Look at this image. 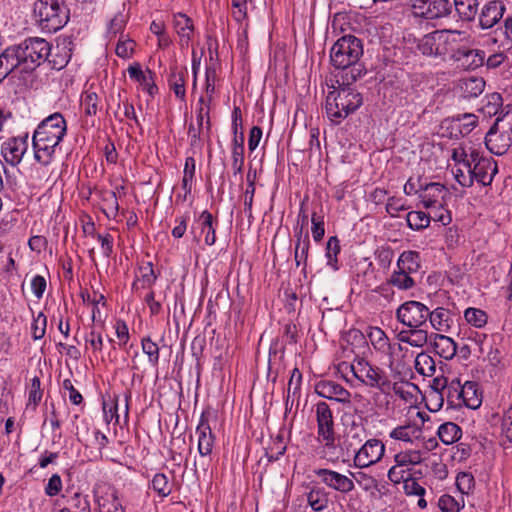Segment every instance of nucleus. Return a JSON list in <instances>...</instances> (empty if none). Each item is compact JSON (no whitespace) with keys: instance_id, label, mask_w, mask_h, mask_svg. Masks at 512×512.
I'll return each instance as SVG.
<instances>
[{"instance_id":"1","label":"nucleus","mask_w":512,"mask_h":512,"mask_svg":"<svg viewBox=\"0 0 512 512\" xmlns=\"http://www.w3.org/2000/svg\"><path fill=\"white\" fill-rule=\"evenodd\" d=\"M363 56V43L358 37L348 34L340 37L330 49L331 65L341 70L346 81H357L366 74L360 59Z\"/></svg>"},{"instance_id":"2","label":"nucleus","mask_w":512,"mask_h":512,"mask_svg":"<svg viewBox=\"0 0 512 512\" xmlns=\"http://www.w3.org/2000/svg\"><path fill=\"white\" fill-rule=\"evenodd\" d=\"M67 132V123L59 112L46 117L36 128L32 137L34 157L46 166L52 161L56 147Z\"/></svg>"},{"instance_id":"3","label":"nucleus","mask_w":512,"mask_h":512,"mask_svg":"<svg viewBox=\"0 0 512 512\" xmlns=\"http://www.w3.org/2000/svg\"><path fill=\"white\" fill-rule=\"evenodd\" d=\"M354 82L346 81L344 76H340V79H337L338 87H333V90L327 94L326 113L328 118L336 124L356 111L363 103L361 93L352 87Z\"/></svg>"},{"instance_id":"4","label":"nucleus","mask_w":512,"mask_h":512,"mask_svg":"<svg viewBox=\"0 0 512 512\" xmlns=\"http://www.w3.org/2000/svg\"><path fill=\"white\" fill-rule=\"evenodd\" d=\"M338 368L339 370L350 369L358 381L371 389L385 393L391 388L389 375L382 368L372 365L364 358L357 357L352 363L342 362Z\"/></svg>"},{"instance_id":"5","label":"nucleus","mask_w":512,"mask_h":512,"mask_svg":"<svg viewBox=\"0 0 512 512\" xmlns=\"http://www.w3.org/2000/svg\"><path fill=\"white\" fill-rule=\"evenodd\" d=\"M34 14L41 29L48 33L57 32L69 20V10L61 7L58 0H37Z\"/></svg>"},{"instance_id":"6","label":"nucleus","mask_w":512,"mask_h":512,"mask_svg":"<svg viewBox=\"0 0 512 512\" xmlns=\"http://www.w3.org/2000/svg\"><path fill=\"white\" fill-rule=\"evenodd\" d=\"M15 46L20 55V60L31 70L48 60L51 53L50 43L38 37L28 38L21 44Z\"/></svg>"},{"instance_id":"7","label":"nucleus","mask_w":512,"mask_h":512,"mask_svg":"<svg viewBox=\"0 0 512 512\" xmlns=\"http://www.w3.org/2000/svg\"><path fill=\"white\" fill-rule=\"evenodd\" d=\"M429 308L415 300L402 303L396 310V319L407 328L426 327Z\"/></svg>"},{"instance_id":"8","label":"nucleus","mask_w":512,"mask_h":512,"mask_svg":"<svg viewBox=\"0 0 512 512\" xmlns=\"http://www.w3.org/2000/svg\"><path fill=\"white\" fill-rule=\"evenodd\" d=\"M415 17L425 20H437L449 17L452 13L450 0H410Z\"/></svg>"},{"instance_id":"9","label":"nucleus","mask_w":512,"mask_h":512,"mask_svg":"<svg viewBox=\"0 0 512 512\" xmlns=\"http://www.w3.org/2000/svg\"><path fill=\"white\" fill-rule=\"evenodd\" d=\"M505 0H488L479 7L477 27L481 30H491L497 26L506 13Z\"/></svg>"},{"instance_id":"10","label":"nucleus","mask_w":512,"mask_h":512,"mask_svg":"<svg viewBox=\"0 0 512 512\" xmlns=\"http://www.w3.org/2000/svg\"><path fill=\"white\" fill-rule=\"evenodd\" d=\"M385 454V445L379 439H369L354 455V466L367 468L378 463Z\"/></svg>"},{"instance_id":"11","label":"nucleus","mask_w":512,"mask_h":512,"mask_svg":"<svg viewBox=\"0 0 512 512\" xmlns=\"http://www.w3.org/2000/svg\"><path fill=\"white\" fill-rule=\"evenodd\" d=\"M315 407L318 436L325 442L326 447H334L335 433L332 411L324 401L318 402Z\"/></svg>"},{"instance_id":"12","label":"nucleus","mask_w":512,"mask_h":512,"mask_svg":"<svg viewBox=\"0 0 512 512\" xmlns=\"http://www.w3.org/2000/svg\"><path fill=\"white\" fill-rule=\"evenodd\" d=\"M314 474L321 483L337 492L347 494L355 488V484L351 478L337 471L319 468L314 470Z\"/></svg>"},{"instance_id":"13","label":"nucleus","mask_w":512,"mask_h":512,"mask_svg":"<svg viewBox=\"0 0 512 512\" xmlns=\"http://www.w3.org/2000/svg\"><path fill=\"white\" fill-rule=\"evenodd\" d=\"M315 392L323 398L333 400L342 404L351 402V393L339 383L323 379L315 384Z\"/></svg>"},{"instance_id":"14","label":"nucleus","mask_w":512,"mask_h":512,"mask_svg":"<svg viewBox=\"0 0 512 512\" xmlns=\"http://www.w3.org/2000/svg\"><path fill=\"white\" fill-rule=\"evenodd\" d=\"M28 135L13 137L3 143L1 152L7 163L12 166L18 165L28 149Z\"/></svg>"},{"instance_id":"15","label":"nucleus","mask_w":512,"mask_h":512,"mask_svg":"<svg viewBox=\"0 0 512 512\" xmlns=\"http://www.w3.org/2000/svg\"><path fill=\"white\" fill-rule=\"evenodd\" d=\"M448 191L443 184L431 182L425 184L423 191L419 194L421 203L425 208H435L446 204Z\"/></svg>"},{"instance_id":"16","label":"nucleus","mask_w":512,"mask_h":512,"mask_svg":"<svg viewBox=\"0 0 512 512\" xmlns=\"http://www.w3.org/2000/svg\"><path fill=\"white\" fill-rule=\"evenodd\" d=\"M452 57L463 69L475 70L484 64L485 52L480 49L459 48Z\"/></svg>"},{"instance_id":"17","label":"nucleus","mask_w":512,"mask_h":512,"mask_svg":"<svg viewBox=\"0 0 512 512\" xmlns=\"http://www.w3.org/2000/svg\"><path fill=\"white\" fill-rule=\"evenodd\" d=\"M468 169L469 173H472L473 180H476L483 186L490 185L498 172L497 163L492 157L475 163L473 167H469Z\"/></svg>"},{"instance_id":"18","label":"nucleus","mask_w":512,"mask_h":512,"mask_svg":"<svg viewBox=\"0 0 512 512\" xmlns=\"http://www.w3.org/2000/svg\"><path fill=\"white\" fill-rule=\"evenodd\" d=\"M209 412H203L200 422L196 428L198 436V451L201 456H207L212 452L214 446V436L208 421Z\"/></svg>"},{"instance_id":"19","label":"nucleus","mask_w":512,"mask_h":512,"mask_svg":"<svg viewBox=\"0 0 512 512\" xmlns=\"http://www.w3.org/2000/svg\"><path fill=\"white\" fill-rule=\"evenodd\" d=\"M485 145L491 153L503 155L512 145V134L501 133L491 127L486 133Z\"/></svg>"},{"instance_id":"20","label":"nucleus","mask_w":512,"mask_h":512,"mask_svg":"<svg viewBox=\"0 0 512 512\" xmlns=\"http://www.w3.org/2000/svg\"><path fill=\"white\" fill-rule=\"evenodd\" d=\"M430 345L433 351L445 360H451L457 352V345L454 340L443 333L431 334Z\"/></svg>"},{"instance_id":"21","label":"nucleus","mask_w":512,"mask_h":512,"mask_svg":"<svg viewBox=\"0 0 512 512\" xmlns=\"http://www.w3.org/2000/svg\"><path fill=\"white\" fill-rule=\"evenodd\" d=\"M21 64L23 62L20 60L16 46L6 48L0 54V84Z\"/></svg>"},{"instance_id":"22","label":"nucleus","mask_w":512,"mask_h":512,"mask_svg":"<svg viewBox=\"0 0 512 512\" xmlns=\"http://www.w3.org/2000/svg\"><path fill=\"white\" fill-rule=\"evenodd\" d=\"M397 339L401 343H406L416 348H422L428 342L430 343V335L424 327L401 330L397 334Z\"/></svg>"},{"instance_id":"23","label":"nucleus","mask_w":512,"mask_h":512,"mask_svg":"<svg viewBox=\"0 0 512 512\" xmlns=\"http://www.w3.org/2000/svg\"><path fill=\"white\" fill-rule=\"evenodd\" d=\"M218 221L208 211H203L196 220L197 229L200 230V235L204 236V242L208 246H212L216 242V227Z\"/></svg>"},{"instance_id":"24","label":"nucleus","mask_w":512,"mask_h":512,"mask_svg":"<svg viewBox=\"0 0 512 512\" xmlns=\"http://www.w3.org/2000/svg\"><path fill=\"white\" fill-rule=\"evenodd\" d=\"M128 74L130 78L139 82L143 88L149 93V95L154 96L157 93L158 87L154 82V72L147 69L145 72L141 69L139 63H135L128 67Z\"/></svg>"},{"instance_id":"25","label":"nucleus","mask_w":512,"mask_h":512,"mask_svg":"<svg viewBox=\"0 0 512 512\" xmlns=\"http://www.w3.org/2000/svg\"><path fill=\"white\" fill-rule=\"evenodd\" d=\"M464 23H473L478 18L479 0H453L452 7Z\"/></svg>"},{"instance_id":"26","label":"nucleus","mask_w":512,"mask_h":512,"mask_svg":"<svg viewBox=\"0 0 512 512\" xmlns=\"http://www.w3.org/2000/svg\"><path fill=\"white\" fill-rule=\"evenodd\" d=\"M428 321L433 329L439 333H447L452 327V317L450 310L444 307H437L434 310H429Z\"/></svg>"},{"instance_id":"27","label":"nucleus","mask_w":512,"mask_h":512,"mask_svg":"<svg viewBox=\"0 0 512 512\" xmlns=\"http://www.w3.org/2000/svg\"><path fill=\"white\" fill-rule=\"evenodd\" d=\"M462 406L470 409H477L482 402V393L478 389V384L473 381H466L462 385Z\"/></svg>"},{"instance_id":"28","label":"nucleus","mask_w":512,"mask_h":512,"mask_svg":"<svg viewBox=\"0 0 512 512\" xmlns=\"http://www.w3.org/2000/svg\"><path fill=\"white\" fill-rule=\"evenodd\" d=\"M174 27L180 37V45L188 46L194 32L192 20L187 15L178 13L174 16Z\"/></svg>"},{"instance_id":"29","label":"nucleus","mask_w":512,"mask_h":512,"mask_svg":"<svg viewBox=\"0 0 512 512\" xmlns=\"http://www.w3.org/2000/svg\"><path fill=\"white\" fill-rule=\"evenodd\" d=\"M367 337L376 351L385 355L391 353L392 346L390 340L381 328L369 327Z\"/></svg>"},{"instance_id":"30","label":"nucleus","mask_w":512,"mask_h":512,"mask_svg":"<svg viewBox=\"0 0 512 512\" xmlns=\"http://www.w3.org/2000/svg\"><path fill=\"white\" fill-rule=\"evenodd\" d=\"M453 128L458 129L461 136L470 134L479 124L478 116L472 113L457 114L452 117Z\"/></svg>"},{"instance_id":"31","label":"nucleus","mask_w":512,"mask_h":512,"mask_svg":"<svg viewBox=\"0 0 512 512\" xmlns=\"http://www.w3.org/2000/svg\"><path fill=\"white\" fill-rule=\"evenodd\" d=\"M411 275V273H406L404 269L397 268L387 279V284L396 287L399 290H410L416 285V281Z\"/></svg>"},{"instance_id":"32","label":"nucleus","mask_w":512,"mask_h":512,"mask_svg":"<svg viewBox=\"0 0 512 512\" xmlns=\"http://www.w3.org/2000/svg\"><path fill=\"white\" fill-rule=\"evenodd\" d=\"M437 435L443 444L450 445L460 440L462 429L454 422H445L439 426Z\"/></svg>"},{"instance_id":"33","label":"nucleus","mask_w":512,"mask_h":512,"mask_svg":"<svg viewBox=\"0 0 512 512\" xmlns=\"http://www.w3.org/2000/svg\"><path fill=\"white\" fill-rule=\"evenodd\" d=\"M421 430L412 424L402 425L395 427L390 433L389 437L394 440L413 443L414 440L419 439Z\"/></svg>"},{"instance_id":"34","label":"nucleus","mask_w":512,"mask_h":512,"mask_svg":"<svg viewBox=\"0 0 512 512\" xmlns=\"http://www.w3.org/2000/svg\"><path fill=\"white\" fill-rule=\"evenodd\" d=\"M420 267V254L417 251H404L397 260V268L404 269L406 273H417Z\"/></svg>"},{"instance_id":"35","label":"nucleus","mask_w":512,"mask_h":512,"mask_svg":"<svg viewBox=\"0 0 512 512\" xmlns=\"http://www.w3.org/2000/svg\"><path fill=\"white\" fill-rule=\"evenodd\" d=\"M422 461L423 453L417 449L402 450L394 456V462L398 463L399 467H413L422 463Z\"/></svg>"},{"instance_id":"36","label":"nucleus","mask_w":512,"mask_h":512,"mask_svg":"<svg viewBox=\"0 0 512 512\" xmlns=\"http://www.w3.org/2000/svg\"><path fill=\"white\" fill-rule=\"evenodd\" d=\"M211 96H209L208 99H205L204 97H200L199 99V108L197 109V123H198V129L199 133H202L204 129H206L207 132L210 131L211 128V122H210V105H211Z\"/></svg>"},{"instance_id":"37","label":"nucleus","mask_w":512,"mask_h":512,"mask_svg":"<svg viewBox=\"0 0 512 512\" xmlns=\"http://www.w3.org/2000/svg\"><path fill=\"white\" fill-rule=\"evenodd\" d=\"M187 70L178 71L177 68L172 69L171 76L169 79V86L173 90L176 97L180 100H185L186 89H185V75Z\"/></svg>"},{"instance_id":"38","label":"nucleus","mask_w":512,"mask_h":512,"mask_svg":"<svg viewBox=\"0 0 512 512\" xmlns=\"http://www.w3.org/2000/svg\"><path fill=\"white\" fill-rule=\"evenodd\" d=\"M462 384L458 379H453L449 382L445 393L444 398H446L448 407L450 408H458L462 406Z\"/></svg>"},{"instance_id":"39","label":"nucleus","mask_w":512,"mask_h":512,"mask_svg":"<svg viewBox=\"0 0 512 512\" xmlns=\"http://www.w3.org/2000/svg\"><path fill=\"white\" fill-rule=\"evenodd\" d=\"M140 270L142 275L140 279H137L133 282V291L139 290V283H141V288H151L158 278V275L155 273L151 262H148L145 266L141 267Z\"/></svg>"},{"instance_id":"40","label":"nucleus","mask_w":512,"mask_h":512,"mask_svg":"<svg viewBox=\"0 0 512 512\" xmlns=\"http://www.w3.org/2000/svg\"><path fill=\"white\" fill-rule=\"evenodd\" d=\"M406 221L408 227L412 230H423L430 224L429 213H425L424 211H410L406 215Z\"/></svg>"},{"instance_id":"41","label":"nucleus","mask_w":512,"mask_h":512,"mask_svg":"<svg viewBox=\"0 0 512 512\" xmlns=\"http://www.w3.org/2000/svg\"><path fill=\"white\" fill-rule=\"evenodd\" d=\"M97 512H124L121 503L114 493L100 496L96 500Z\"/></svg>"},{"instance_id":"42","label":"nucleus","mask_w":512,"mask_h":512,"mask_svg":"<svg viewBox=\"0 0 512 512\" xmlns=\"http://www.w3.org/2000/svg\"><path fill=\"white\" fill-rule=\"evenodd\" d=\"M415 369L423 376H433L436 371L435 361L430 355L421 352L416 356Z\"/></svg>"},{"instance_id":"43","label":"nucleus","mask_w":512,"mask_h":512,"mask_svg":"<svg viewBox=\"0 0 512 512\" xmlns=\"http://www.w3.org/2000/svg\"><path fill=\"white\" fill-rule=\"evenodd\" d=\"M307 503L315 512L324 510L328 505L326 493L321 488H314L307 494Z\"/></svg>"},{"instance_id":"44","label":"nucleus","mask_w":512,"mask_h":512,"mask_svg":"<svg viewBox=\"0 0 512 512\" xmlns=\"http://www.w3.org/2000/svg\"><path fill=\"white\" fill-rule=\"evenodd\" d=\"M501 445L504 447L512 446V406L509 407L502 416Z\"/></svg>"},{"instance_id":"45","label":"nucleus","mask_w":512,"mask_h":512,"mask_svg":"<svg viewBox=\"0 0 512 512\" xmlns=\"http://www.w3.org/2000/svg\"><path fill=\"white\" fill-rule=\"evenodd\" d=\"M244 134L240 133V143L236 142V145H233L232 148V168L234 174H241L244 166Z\"/></svg>"},{"instance_id":"46","label":"nucleus","mask_w":512,"mask_h":512,"mask_svg":"<svg viewBox=\"0 0 512 512\" xmlns=\"http://www.w3.org/2000/svg\"><path fill=\"white\" fill-rule=\"evenodd\" d=\"M464 318L470 325L482 328L487 324L488 315L482 309L469 307L464 311Z\"/></svg>"},{"instance_id":"47","label":"nucleus","mask_w":512,"mask_h":512,"mask_svg":"<svg viewBox=\"0 0 512 512\" xmlns=\"http://www.w3.org/2000/svg\"><path fill=\"white\" fill-rule=\"evenodd\" d=\"M415 474L416 472H413L412 467H399L398 463H395L388 470V479L395 484H400L405 482Z\"/></svg>"},{"instance_id":"48","label":"nucleus","mask_w":512,"mask_h":512,"mask_svg":"<svg viewBox=\"0 0 512 512\" xmlns=\"http://www.w3.org/2000/svg\"><path fill=\"white\" fill-rule=\"evenodd\" d=\"M492 128L501 133L512 134V106H506V111L498 116Z\"/></svg>"},{"instance_id":"49","label":"nucleus","mask_w":512,"mask_h":512,"mask_svg":"<svg viewBox=\"0 0 512 512\" xmlns=\"http://www.w3.org/2000/svg\"><path fill=\"white\" fill-rule=\"evenodd\" d=\"M99 97L95 92L86 91L82 96L81 105L84 107L85 114L95 116L99 110Z\"/></svg>"},{"instance_id":"50","label":"nucleus","mask_w":512,"mask_h":512,"mask_svg":"<svg viewBox=\"0 0 512 512\" xmlns=\"http://www.w3.org/2000/svg\"><path fill=\"white\" fill-rule=\"evenodd\" d=\"M85 343L86 349L90 348L94 356H97L103 350L104 340L102 334L100 332H97L95 329H92L85 336Z\"/></svg>"},{"instance_id":"51","label":"nucleus","mask_w":512,"mask_h":512,"mask_svg":"<svg viewBox=\"0 0 512 512\" xmlns=\"http://www.w3.org/2000/svg\"><path fill=\"white\" fill-rule=\"evenodd\" d=\"M153 490L161 497H166L171 493V486L168 478L163 473H157L152 479Z\"/></svg>"},{"instance_id":"52","label":"nucleus","mask_w":512,"mask_h":512,"mask_svg":"<svg viewBox=\"0 0 512 512\" xmlns=\"http://www.w3.org/2000/svg\"><path fill=\"white\" fill-rule=\"evenodd\" d=\"M119 102H118V111L115 112L116 117L120 112L123 113L124 117L127 119H131L135 122L136 125H140L139 120L135 114L134 106L127 97H123L121 94H118Z\"/></svg>"},{"instance_id":"53","label":"nucleus","mask_w":512,"mask_h":512,"mask_svg":"<svg viewBox=\"0 0 512 512\" xmlns=\"http://www.w3.org/2000/svg\"><path fill=\"white\" fill-rule=\"evenodd\" d=\"M485 87V81L483 78L471 77L464 81V92L468 97H477L480 95Z\"/></svg>"},{"instance_id":"54","label":"nucleus","mask_w":512,"mask_h":512,"mask_svg":"<svg viewBox=\"0 0 512 512\" xmlns=\"http://www.w3.org/2000/svg\"><path fill=\"white\" fill-rule=\"evenodd\" d=\"M340 252V242L336 236L330 237L327 242L326 256L328 258V265L333 269H337V255Z\"/></svg>"},{"instance_id":"55","label":"nucleus","mask_w":512,"mask_h":512,"mask_svg":"<svg viewBox=\"0 0 512 512\" xmlns=\"http://www.w3.org/2000/svg\"><path fill=\"white\" fill-rule=\"evenodd\" d=\"M445 205L436 206L435 208H429L430 221L439 222L442 225H449L452 221L451 213L444 207Z\"/></svg>"},{"instance_id":"56","label":"nucleus","mask_w":512,"mask_h":512,"mask_svg":"<svg viewBox=\"0 0 512 512\" xmlns=\"http://www.w3.org/2000/svg\"><path fill=\"white\" fill-rule=\"evenodd\" d=\"M142 350L148 356L149 362L156 366L159 361V347L150 338L142 339Z\"/></svg>"},{"instance_id":"57","label":"nucleus","mask_w":512,"mask_h":512,"mask_svg":"<svg viewBox=\"0 0 512 512\" xmlns=\"http://www.w3.org/2000/svg\"><path fill=\"white\" fill-rule=\"evenodd\" d=\"M456 485L461 493L468 494L474 488V476L469 472H460L456 478Z\"/></svg>"},{"instance_id":"58","label":"nucleus","mask_w":512,"mask_h":512,"mask_svg":"<svg viewBox=\"0 0 512 512\" xmlns=\"http://www.w3.org/2000/svg\"><path fill=\"white\" fill-rule=\"evenodd\" d=\"M403 489L408 496L424 497L426 493L425 488L418 483L415 475L403 482Z\"/></svg>"},{"instance_id":"59","label":"nucleus","mask_w":512,"mask_h":512,"mask_svg":"<svg viewBox=\"0 0 512 512\" xmlns=\"http://www.w3.org/2000/svg\"><path fill=\"white\" fill-rule=\"evenodd\" d=\"M64 509L75 511V512H84V511L91 512L90 504H89V501L87 500V498L78 493L75 494L70 499L69 507H65Z\"/></svg>"},{"instance_id":"60","label":"nucleus","mask_w":512,"mask_h":512,"mask_svg":"<svg viewBox=\"0 0 512 512\" xmlns=\"http://www.w3.org/2000/svg\"><path fill=\"white\" fill-rule=\"evenodd\" d=\"M135 42L132 39H125L123 40L120 38L118 40V43L116 45L115 52L117 56L127 59L130 58L134 52Z\"/></svg>"},{"instance_id":"61","label":"nucleus","mask_w":512,"mask_h":512,"mask_svg":"<svg viewBox=\"0 0 512 512\" xmlns=\"http://www.w3.org/2000/svg\"><path fill=\"white\" fill-rule=\"evenodd\" d=\"M438 507L442 512H459L460 505L454 497L448 494L442 495L438 500Z\"/></svg>"},{"instance_id":"62","label":"nucleus","mask_w":512,"mask_h":512,"mask_svg":"<svg viewBox=\"0 0 512 512\" xmlns=\"http://www.w3.org/2000/svg\"><path fill=\"white\" fill-rule=\"evenodd\" d=\"M502 106V97L499 93H492L487 104L482 108V111L489 116L496 115L499 108Z\"/></svg>"},{"instance_id":"63","label":"nucleus","mask_w":512,"mask_h":512,"mask_svg":"<svg viewBox=\"0 0 512 512\" xmlns=\"http://www.w3.org/2000/svg\"><path fill=\"white\" fill-rule=\"evenodd\" d=\"M449 382L445 377H436L432 380L430 385L432 389V393L437 397L441 402L444 401V393L448 386Z\"/></svg>"},{"instance_id":"64","label":"nucleus","mask_w":512,"mask_h":512,"mask_svg":"<svg viewBox=\"0 0 512 512\" xmlns=\"http://www.w3.org/2000/svg\"><path fill=\"white\" fill-rule=\"evenodd\" d=\"M46 317L43 313H39L37 318L34 319L32 325V335L35 340L41 339L45 335Z\"/></svg>"}]
</instances>
